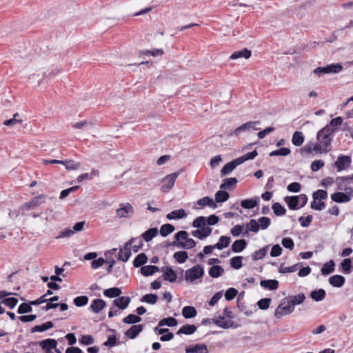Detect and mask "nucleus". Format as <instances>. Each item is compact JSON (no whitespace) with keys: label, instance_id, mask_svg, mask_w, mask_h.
<instances>
[{"label":"nucleus","instance_id":"24","mask_svg":"<svg viewBox=\"0 0 353 353\" xmlns=\"http://www.w3.org/2000/svg\"><path fill=\"white\" fill-rule=\"evenodd\" d=\"M130 298L129 296H119L113 301L114 306L117 307L120 310H125L130 303Z\"/></svg>","mask_w":353,"mask_h":353},{"label":"nucleus","instance_id":"22","mask_svg":"<svg viewBox=\"0 0 353 353\" xmlns=\"http://www.w3.org/2000/svg\"><path fill=\"white\" fill-rule=\"evenodd\" d=\"M331 199L336 203H347L350 201V195L343 192H336L331 194Z\"/></svg>","mask_w":353,"mask_h":353},{"label":"nucleus","instance_id":"37","mask_svg":"<svg viewBox=\"0 0 353 353\" xmlns=\"http://www.w3.org/2000/svg\"><path fill=\"white\" fill-rule=\"evenodd\" d=\"M197 327L194 325L187 324L183 325L176 332V334H187L190 335L194 333L196 330Z\"/></svg>","mask_w":353,"mask_h":353},{"label":"nucleus","instance_id":"3","mask_svg":"<svg viewBox=\"0 0 353 353\" xmlns=\"http://www.w3.org/2000/svg\"><path fill=\"white\" fill-rule=\"evenodd\" d=\"M213 322L217 326L223 328L228 329L230 327H236L237 325L234 324V322L230 320L224 321V316H219L218 319H209L205 318L201 321L202 325H206Z\"/></svg>","mask_w":353,"mask_h":353},{"label":"nucleus","instance_id":"48","mask_svg":"<svg viewBox=\"0 0 353 353\" xmlns=\"http://www.w3.org/2000/svg\"><path fill=\"white\" fill-rule=\"evenodd\" d=\"M32 303L31 301L23 303L19 305L17 309V313L19 314L30 313L32 311Z\"/></svg>","mask_w":353,"mask_h":353},{"label":"nucleus","instance_id":"44","mask_svg":"<svg viewBox=\"0 0 353 353\" xmlns=\"http://www.w3.org/2000/svg\"><path fill=\"white\" fill-rule=\"evenodd\" d=\"M327 74H336L342 71L343 66L341 63H331L325 66Z\"/></svg>","mask_w":353,"mask_h":353},{"label":"nucleus","instance_id":"4","mask_svg":"<svg viewBox=\"0 0 353 353\" xmlns=\"http://www.w3.org/2000/svg\"><path fill=\"white\" fill-rule=\"evenodd\" d=\"M204 273L203 268L201 265H196L185 271V278L186 281L193 282L196 279L203 277Z\"/></svg>","mask_w":353,"mask_h":353},{"label":"nucleus","instance_id":"16","mask_svg":"<svg viewBox=\"0 0 353 353\" xmlns=\"http://www.w3.org/2000/svg\"><path fill=\"white\" fill-rule=\"evenodd\" d=\"M241 165L237 159H234L230 162L225 163L220 171L221 176L230 174L238 165Z\"/></svg>","mask_w":353,"mask_h":353},{"label":"nucleus","instance_id":"10","mask_svg":"<svg viewBox=\"0 0 353 353\" xmlns=\"http://www.w3.org/2000/svg\"><path fill=\"white\" fill-rule=\"evenodd\" d=\"M84 223L85 222H77L72 230L68 228L61 230L57 238L70 237L74 234V232L81 231L83 229Z\"/></svg>","mask_w":353,"mask_h":353},{"label":"nucleus","instance_id":"1","mask_svg":"<svg viewBox=\"0 0 353 353\" xmlns=\"http://www.w3.org/2000/svg\"><path fill=\"white\" fill-rule=\"evenodd\" d=\"M335 132L334 128H330L328 125L321 128L316 134L318 143L314 144L312 150L316 153H327L332 150V142L333 140L332 134Z\"/></svg>","mask_w":353,"mask_h":353},{"label":"nucleus","instance_id":"62","mask_svg":"<svg viewBox=\"0 0 353 353\" xmlns=\"http://www.w3.org/2000/svg\"><path fill=\"white\" fill-rule=\"evenodd\" d=\"M79 342L83 345H89L94 343V339L92 335H82Z\"/></svg>","mask_w":353,"mask_h":353},{"label":"nucleus","instance_id":"56","mask_svg":"<svg viewBox=\"0 0 353 353\" xmlns=\"http://www.w3.org/2000/svg\"><path fill=\"white\" fill-rule=\"evenodd\" d=\"M158 296L154 294H147L143 296L141 299V302H145L149 304L154 305L157 302Z\"/></svg>","mask_w":353,"mask_h":353},{"label":"nucleus","instance_id":"29","mask_svg":"<svg viewBox=\"0 0 353 353\" xmlns=\"http://www.w3.org/2000/svg\"><path fill=\"white\" fill-rule=\"evenodd\" d=\"M305 294L301 293L299 294L298 295L289 296L288 302L290 303L291 306L293 307V310H294V306L296 305L301 304L305 301Z\"/></svg>","mask_w":353,"mask_h":353},{"label":"nucleus","instance_id":"39","mask_svg":"<svg viewBox=\"0 0 353 353\" xmlns=\"http://www.w3.org/2000/svg\"><path fill=\"white\" fill-rule=\"evenodd\" d=\"M231 239L230 236H221L219 241L214 245V247H216V249L223 250L225 248H227L230 243Z\"/></svg>","mask_w":353,"mask_h":353},{"label":"nucleus","instance_id":"45","mask_svg":"<svg viewBox=\"0 0 353 353\" xmlns=\"http://www.w3.org/2000/svg\"><path fill=\"white\" fill-rule=\"evenodd\" d=\"M121 293V290L116 287L105 290L103 292L104 296L110 298L119 297Z\"/></svg>","mask_w":353,"mask_h":353},{"label":"nucleus","instance_id":"20","mask_svg":"<svg viewBox=\"0 0 353 353\" xmlns=\"http://www.w3.org/2000/svg\"><path fill=\"white\" fill-rule=\"evenodd\" d=\"M188 213L184 209L174 210L168 213L165 217L169 220H176L186 218Z\"/></svg>","mask_w":353,"mask_h":353},{"label":"nucleus","instance_id":"26","mask_svg":"<svg viewBox=\"0 0 353 353\" xmlns=\"http://www.w3.org/2000/svg\"><path fill=\"white\" fill-rule=\"evenodd\" d=\"M237 183L238 180L236 177L225 178L223 180L222 183L220 185V188L222 190H232Z\"/></svg>","mask_w":353,"mask_h":353},{"label":"nucleus","instance_id":"33","mask_svg":"<svg viewBox=\"0 0 353 353\" xmlns=\"http://www.w3.org/2000/svg\"><path fill=\"white\" fill-rule=\"evenodd\" d=\"M247 246V242L245 239L236 240L232 245V250L234 252L239 253L242 252Z\"/></svg>","mask_w":353,"mask_h":353},{"label":"nucleus","instance_id":"30","mask_svg":"<svg viewBox=\"0 0 353 353\" xmlns=\"http://www.w3.org/2000/svg\"><path fill=\"white\" fill-rule=\"evenodd\" d=\"M160 269L158 266L156 265H145L142 266L141 268V273L144 276H152L154 273L159 272Z\"/></svg>","mask_w":353,"mask_h":353},{"label":"nucleus","instance_id":"46","mask_svg":"<svg viewBox=\"0 0 353 353\" xmlns=\"http://www.w3.org/2000/svg\"><path fill=\"white\" fill-rule=\"evenodd\" d=\"M272 208L274 214L277 216L285 215L286 213V209L285 207L279 202L274 203Z\"/></svg>","mask_w":353,"mask_h":353},{"label":"nucleus","instance_id":"12","mask_svg":"<svg viewBox=\"0 0 353 353\" xmlns=\"http://www.w3.org/2000/svg\"><path fill=\"white\" fill-rule=\"evenodd\" d=\"M294 312L293 307L288 304L285 305V303H281L276 308L274 311V316L277 319H280L281 316L287 314H290Z\"/></svg>","mask_w":353,"mask_h":353},{"label":"nucleus","instance_id":"2","mask_svg":"<svg viewBox=\"0 0 353 353\" xmlns=\"http://www.w3.org/2000/svg\"><path fill=\"white\" fill-rule=\"evenodd\" d=\"M218 222H192V226L196 230H192L191 234L199 239H203L211 234L212 229L210 225H214Z\"/></svg>","mask_w":353,"mask_h":353},{"label":"nucleus","instance_id":"40","mask_svg":"<svg viewBox=\"0 0 353 353\" xmlns=\"http://www.w3.org/2000/svg\"><path fill=\"white\" fill-rule=\"evenodd\" d=\"M196 310L193 306H185L182 309V315L185 319H192L196 316Z\"/></svg>","mask_w":353,"mask_h":353},{"label":"nucleus","instance_id":"28","mask_svg":"<svg viewBox=\"0 0 353 353\" xmlns=\"http://www.w3.org/2000/svg\"><path fill=\"white\" fill-rule=\"evenodd\" d=\"M345 282V279L344 276L341 275H334L329 278L330 284L336 288L342 287Z\"/></svg>","mask_w":353,"mask_h":353},{"label":"nucleus","instance_id":"42","mask_svg":"<svg viewBox=\"0 0 353 353\" xmlns=\"http://www.w3.org/2000/svg\"><path fill=\"white\" fill-rule=\"evenodd\" d=\"M164 54L163 49L154 48L152 50H143L139 52L140 55L158 57L162 56Z\"/></svg>","mask_w":353,"mask_h":353},{"label":"nucleus","instance_id":"36","mask_svg":"<svg viewBox=\"0 0 353 353\" xmlns=\"http://www.w3.org/2000/svg\"><path fill=\"white\" fill-rule=\"evenodd\" d=\"M305 137L302 132L295 131L292 134V143L295 146H300L303 144Z\"/></svg>","mask_w":353,"mask_h":353},{"label":"nucleus","instance_id":"58","mask_svg":"<svg viewBox=\"0 0 353 353\" xmlns=\"http://www.w3.org/2000/svg\"><path fill=\"white\" fill-rule=\"evenodd\" d=\"M174 259L179 263H183L186 261L188 258V254L185 251H178L174 254Z\"/></svg>","mask_w":353,"mask_h":353},{"label":"nucleus","instance_id":"47","mask_svg":"<svg viewBox=\"0 0 353 353\" xmlns=\"http://www.w3.org/2000/svg\"><path fill=\"white\" fill-rule=\"evenodd\" d=\"M148 257L145 253L139 254L133 261V265L139 268L147 263Z\"/></svg>","mask_w":353,"mask_h":353},{"label":"nucleus","instance_id":"41","mask_svg":"<svg viewBox=\"0 0 353 353\" xmlns=\"http://www.w3.org/2000/svg\"><path fill=\"white\" fill-rule=\"evenodd\" d=\"M257 156H258V152L255 149V150H252V152H248V153L245 154L244 155L241 156L236 159H237L238 161L239 162V163L242 164L244 162H245L246 161L254 159Z\"/></svg>","mask_w":353,"mask_h":353},{"label":"nucleus","instance_id":"9","mask_svg":"<svg viewBox=\"0 0 353 353\" xmlns=\"http://www.w3.org/2000/svg\"><path fill=\"white\" fill-rule=\"evenodd\" d=\"M352 162L350 156L340 154L334 163V167L338 172L345 170L350 167Z\"/></svg>","mask_w":353,"mask_h":353},{"label":"nucleus","instance_id":"64","mask_svg":"<svg viewBox=\"0 0 353 353\" xmlns=\"http://www.w3.org/2000/svg\"><path fill=\"white\" fill-rule=\"evenodd\" d=\"M1 303L10 309H13L18 303V299L14 297L6 298L1 301Z\"/></svg>","mask_w":353,"mask_h":353},{"label":"nucleus","instance_id":"27","mask_svg":"<svg viewBox=\"0 0 353 353\" xmlns=\"http://www.w3.org/2000/svg\"><path fill=\"white\" fill-rule=\"evenodd\" d=\"M279 281L276 279H268V280H261L260 281V285L262 288L269 290H275L279 288Z\"/></svg>","mask_w":353,"mask_h":353},{"label":"nucleus","instance_id":"15","mask_svg":"<svg viewBox=\"0 0 353 353\" xmlns=\"http://www.w3.org/2000/svg\"><path fill=\"white\" fill-rule=\"evenodd\" d=\"M161 271L163 272L162 277L165 281H168L171 283L176 281L177 275L171 267H162Z\"/></svg>","mask_w":353,"mask_h":353},{"label":"nucleus","instance_id":"60","mask_svg":"<svg viewBox=\"0 0 353 353\" xmlns=\"http://www.w3.org/2000/svg\"><path fill=\"white\" fill-rule=\"evenodd\" d=\"M141 321V318L138 315L130 314L123 319V322L126 324H134L139 323Z\"/></svg>","mask_w":353,"mask_h":353},{"label":"nucleus","instance_id":"19","mask_svg":"<svg viewBox=\"0 0 353 353\" xmlns=\"http://www.w3.org/2000/svg\"><path fill=\"white\" fill-rule=\"evenodd\" d=\"M284 201L290 210H297L301 208L297 196H286Z\"/></svg>","mask_w":353,"mask_h":353},{"label":"nucleus","instance_id":"63","mask_svg":"<svg viewBox=\"0 0 353 353\" xmlns=\"http://www.w3.org/2000/svg\"><path fill=\"white\" fill-rule=\"evenodd\" d=\"M88 297L87 296H79L74 299V303L77 307H83L88 304Z\"/></svg>","mask_w":353,"mask_h":353},{"label":"nucleus","instance_id":"8","mask_svg":"<svg viewBox=\"0 0 353 353\" xmlns=\"http://www.w3.org/2000/svg\"><path fill=\"white\" fill-rule=\"evenodd\" d=\"M134 213V208L129 203H121L117 210V214L120 218H130Z\"/></svg>","mask_w":353,"mask_h":353},{"label":"nucleus","instance_id":"31","mask_svg":"<svg viewBox=\"0 0 353 353\" xmlns=\"http://www.w3.org/2000/svg\"><path fill=\"white\" fill-rule=\"evenodd\" d=\"M105 306V302L103 299H94L90 305L91 310L94 313H99Z\"/></svg>","mask_w":353,"mask_h":353},{"label":"nucleus","instance_id":"34","mask_svg":"<svg viewBox=\"0 0 353 353\" xmlns=\"http://www.w3.org/2000/svg\"><path fill=\"white\" fill-rule=\"evenodd\" d=\"M310 296L314 301L319 302L325 299L326 296V292L323 289H319L312 291Z\"/></svg>","mask_w":353,"mask_h":353},{"label":"nucleus","instance_id":"43","mask_svg":"<svg viewBox=\"0 0 353 353\" xmlns=\"http://www.w3.org/2000/svg\"><path fill=\"white\" fill-rule=\"evenodd\" d=\"M158 234V230L157 228H152L146 230L141 235L143 239L146 241H150L154 236Z\"/></svg>","mask_w":353,"mask_h":353},{"label":"nucleus","instance_id":"38","mask_svg":"<svg viewBox=\"0 0 353 353\" xmlns=\"http://www.w3.org/2000/svg\"><path fill=\"white\" fill-rule=\"evenodd\" d=\"M335 263L333 260H330L323 264L321 268V274L323 275H328L334 271Z\"/></svg>","mask_w":353,"mask_h":353},{"label":"nucleus","instance_id":"17","mask_svg":"<svg viewBox=\"0 0 353 353\" xmlns=\"http://www.w3.org/2000/svg\"><path fill=\"white\" fill-rule=\"evenodd\" d=\"M179 172H174L165 176L163 179V183H164L162 188L167 190L168 191L171 190L174 185V182L179 176Z\"/></svg>","mask_w":353,"mask_h":353},{"label":"nucleus","instance_id":"11","mask_svg":"<svg viewBox=\"0 0 353 353\" xmlns=\"http://www.w3.org/2000/svg\"><path fill=\"white\" fill-rule=\"evenodd\" d=\"M137 241L136 239L132 238L128 241L123 248H121L118 254V259L123 262H127L131 256V250L129 247L132 243Z\"/></svg>","mask_w":353,"mask_h":353},{"label":"nucleus","instance_id":"7","mask_svg":"<svg viewBox=\"0 0 353 353\" xmlns=\"http://www.w3.org/2000/svg\"><path fill=\"white\" fill-rule=\"evenodd\" d=\"M260 121H248L246 122L241 125L239 126L236 129H234L232 132H230V135H234V136H239L240 133L242 132L245 131H250V130H257L259 128L256 127L257 124H259Z\"/></svg>","mask_w":353,"mask_h":353},{"label":"nucleus","instance_id":"59","mask_svg":"<svg viewBox=\"0 0 353 353\" xmlns=\"http://www.w3.org/2000/svg\"><path fill=\"white\" fill-rule=\"evenodd\" d=\"M243 256H236L230 259V265L235 270H239L243 266Z\"/></svg>","mask_w":353,"mask_h":353},{"label":"nucleus","instance_id":"49","mask_svg":"<svg viewBox=\"0 0 353 353\" xmlns=\"http://www.w3.org/2000/svg\"><path fill=\"white\" fill-rule=\"evenodd\" d=\"M268 250V246H265L259 250L254 251L252 254V259L253 261H257L259 259H262L267 254V251Z\"/></svg>","mask_w":353,"mask_h":353},{"label":"nucleus","instance_id":"52","mask_svg":"<svg viewBox=\"0 0 353 353\" xmlns=\"http://www.w3.org/2000/svg\"><path fill=\"white\" fill-rule=\"evenodd\" d=\"M224 270L220 265H212L209 270V274L212 278H218L223 273Z\"/></svg>","mask_w":353,"mask_h":353},{"label":"nucleus","instance_id":"21","mask_svg":"<svg viewBox=\"0 0 353 353\" xmlns=\"http://www.w3.org/2000/svg\"><path fill=\"white\" fill-rule=\"evenodd\" d=\"M186 353H208L207 345L204 343L190 345L185 347Z\"/></svg>","mask_w":353,"mask_h":353},{"label":"nucleus","instance_id":"14","mask_svg":"<svg viewBox=\"0 0 353 353\" xmlns=\"http://www.w3.org/2000/svg\"><path fill=\"white\" fill-rule=\"evenodd\" d=\"M260 199L259 196L254 198L243 199L241 201L240 205L245 210H252L256 207H259ZM259 209V208H257Z\"/></svg>","mask_w":353,"mask_h":353},{"label":"nucleus","instance_id":"6","mask_svg":"<svg viewBox=\"0 0 353 353\" xmlns=\"http://www.w3.org/2000/svg\"><path fill=\"white\" fill-rule=\"evenodd\" d=\"M46 199V195L41 194L39 196H34L28 202H26L21 207V210L22 211V213L24 214L26 211L33 209L37 206H39L40 205L45 202Z\"/></svg>","mask_w":353,"mask_h":353},{"label":"nucleus","instance_id":"55","mask_svg":"<svg viewBox=\"0 0 353 353\" xmlns=\"http://www.w3.org/2000/svg\"><path fill=\"white\" fill-rule=\"evenodd\" d=\"M230 233L234 236H239L241 234H247V230L243 225H236L231 229Z\"/></svg>","mask_w":353,"mask_h":353},{"label":"nucleus","instance_id":"32","mask_svg":"<svg viewBox=\"0 0 353 353\" xmlns=\"http://www.w3.org/2000/svg\"><path fill=\"white\" fill-rule=\"evenodd\" d=\"M108 331L110 332L113 333L112 335H109L108 336V340L103 343V345L105 347H114L116 346L117 343V338L115 335L117 333V331L112 328H108Z\"/></svg>","mask_w":353,"mask_h":353},{"label":"nucleus","instance_id":"50","mask_svg":"<svg viewBox=\"0 0 353 353\" xmlns=\"http://www.w3.org/2000/svg\"><path fill=\"white\" fill-rule=\"evenodd\" d=\"M177 320L175 318L170 316L163 318V319L160 320L159 322V327H162L164 325H167L168 327H174L177 325Z\"/></svg>","mask_w":353,"mask_h":353},{"label":"nucleus","instance_id":"25","mask_svg":"<svg viewBox=\"0 0 353 353\" xmlns=\"http://www.w3.org/2000/svg\"><path fill=\"white\" fill-rule=\"evenodd\" d=\"M252 55V51L246 48L235 51L230 55V59L235 60L239 58L249 59Z\"/></svg>","mask_w":353,"mask_h":353},{"label":"nucleus","instance_id":"51","mask_svg":"<svg viewBox=\"0 0 353 353\" xmlns=\"http://www.w3.org/2000/svg\"><path fill=\"white\" fill-rule=\"evenodd\" d=\"M291 153V150L288 148L281 147L277 150L272 151L270 154V157H275V156H283L286 157Z\"/></svg>","mask_w":353,"mask_h":353},{"label":"nucleus","instance_id":"18","mask_svg":"<svg viewBox=\"0 0 353 353\" xmlns=\"http://www.w3.org/2000/svg\"><path fill=\"white\" fill-rule=\"evenodd\" d=\"M143 327V324L133 325L124 334L128 338L134 339L142 332Z\"/></svg>","mask_w":353,"mask_h":353},{"label":"nucleus","instance_id":"54","mask_svg":"<svg viewBox=\"0 0 353 353\" xmlns=\"http://www.w3.org/2000/svg\"><path fill=\"white\" fill-rule=\"evenodd\" d=\"M299 265L300 263H296L290 267H285L283 263H281L279 268V272L283 274L294 272L298 270Z\"/></svg>","mask_w":353,"mask_h":353},{"label":"nucleus","instance_id":"23","mask_svg":"<svg viewBox=\"0 0 353 353\" xmlns=\"http://www.w3.org/2000/svg\"><path fill=\"white\" fill-rule=\"evenodd\" d=\"M169 245L176 246L177 248H182L184 249H191L195 247L196 242L194 239H188V237L184 242L172 241L169 243Z\"/></svg>","mask_w":353,"mask_h":353},{"label":"nucleus","instance_id":"35","mask_svg":"<svg viewBox=\"0 0 353 353\" xmlns=\"http://www.w3.org/2000/svg\"><path fill=\"white\" fill-rule=\"evenodd\" d=\"M215 202L217 203H223L228 201L230 197L229 193L225 190H219L215 193Z\"/></svg>","mask_w":353,"mask_h":353},{"label":"nucleus","instance_id":"61","mask_svg":"<svg viewBox=\"0 0 353 353\" xmlns=\"http://www.w3.org/2000/svg\"><path fill=\"white\" fill-rule=\"evenodd\" d=\"M312 198L314 200H325L327 198V192L324 190H318L313 192Z\"/></svg>","mask_w":353,"mask_h":353},{"label":"nucleus","instance_id":"53","mask_svg":"<svg viewBox=\"0 0 353 353\" xmlns=\"http://www.w3.org/2000/svg\"><path fill=\"white\" fill-rule=\"evenodd\" d=\"M63 165L67 170H76L80 168L81 163H77L72 159L63 160Z\"/></svg>","mask_w":353,"mask_h":353},{"label":"nucleus","instance_id":"13","mask_svg":"<svg viewBox=\"0 0 353 353\" xmlns=\"http://www.w3.org/2000/svg\"><path fill=\"white\" fill-rule=\"evenodd\" d=\"M196 204L200 206L199 208H194V209L197 211H199L200 209L205 206L210 207L213 209L217 208V204L216 203L214 200L208 196H204L202 199H199L196 202Z\"/></svg>","mask_w":353,"mask_h":353},{"label":"nucleus","instance_id":"57","mask_svg":"<svg viewBox=\"0 0 353 353\" xmlns=\"http://www.w3.org/2000/svg\"><path fill=\"white\" fill-rule=\"evenodd\" d=\"M174 230V227L172 225L166 223L161 227L159 232L162 236L165 237L168 234H171Z\"/></svg>","mask_w":353,"mask_h":353},{"label":"nucleus","instance_id":"5","mask_svg":"<svg viewBox=\"0 0 353 353\" xmlns=\"http://www.w3.org/2000/svg\"><path fill=\"white\" fill-rule=\"evenodd\" d=\"M37 345H39L46 353H52V350H54L57 345V341L54 339H47L39 342L31 341L28 344L29 347Z\"/></svg>","mask_w":353,"mask_h":353}]
</instances>
